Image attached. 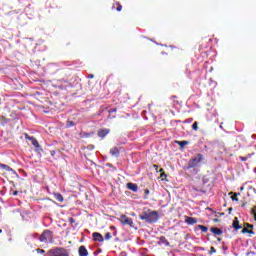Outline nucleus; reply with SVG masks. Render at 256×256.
I'll return each mask as SVG.
<instances>
[{"label":"nucleus","mask_w":256,"mask_h":256,"mask_svg":"<svg viewBox=\"0 0 256 256\" xmlns=\"http://www.w3.org/2000/svg\"><path fill=\"white\" fill-rule=\"evenodd\" d=\"M159 172H160V173L163 172V168H161V169L159 170Z\"/></svg>","instance_id":"39"},{"label":"nucleus","mask_w":256,"mask_h":256,"mask_svg":"<svg viewBox=\"0 0 256 256\" xmlns=\"http://www.w3.org/2000/svg\"><path fill=\"white\" fill-rule=\"evenodd\" d=\"M241 161H247V158L245 157H240Z\"/></svg>","instance_id":"38"},{"label":"nucleus","mask_w":256,"mask_h":256,"mask_svg":"<svg viewBox=\"0 0 256 256\" xmlns=\"http://www.w3.org/2000/svg\"><path fill=\"white\" fill-rule=\"evenodd\" d=\"M117 112V108H111L108 113H116Z\"/></svg>","instance_id":"30"},{"label":"nucleus","mask_w":256,"mask_h":256,"mask_svg":"<svg viewBox=\"0 0 256 256\" xmlns=\"http://www.w3.org/2000/svg\"><path fill=\"white\" fill-rule=\"evenodd\" d=\"M92 237L94 241H97L98 243H103V241H105V239L103 238V235H101V233L99 232H94L92 234Z\"/></svg>","instance_id":"8"},{"label":"nucleus","mask_w":256,"mask_h":256,"mask_svg":"<svg viewBox=\"0 0 256 256\" xmlns=\"http://www.w3.org/2000/svg\"><path fill=\"white\" fill-rule=\"evenodd\" d=\"M185 223H187V225H195V223H197V218L187 216Z\"/></svg>","instance_id":"14"},{"label":"nucleus","mask_w":256,"mask_h":256,"mask_svg":"<svg viewBox=\"0 0 256 256\" xmlns=\"http://www.w3.org/2000/svg\"><path fill=\"white\" fill-rule=\"evenodd\" d=\"M139 217L142 221H146V223H157L159 221V212L148 210L142 212Z\"/></svg>","instance_id":"1"},{"label":"nucleus","mask_w":256,"mask_h":256,"mask_svg":"<svg viewBox=\"0 0 256 256\" xmlns=\"http://www.w3.org/2000/svg\"><path fill=\"white\" fill-rule=\"evenodd\" d=\"M127 189L130 191H133L134 193H137L139 191V186L135 183L129 182L126 184Z\"/></svg>","instance_id":"9"},{"label":"nucleus","mask_w":256,"mask_h":256,"mask_svg":"<svg viewBox=\"0 0 256 256\" xmlns=\"http://www.w3.org/2000/svg\"><path fill=\"white\" fill-rule=\"evenodd\" d=\"M108 133H111V130L109 128H104V129L98 130L97 135L98 137H101V139H105Z\"/></svg>","instance_id":"7"},{"label":"nucleus","mask_w":256,"mask_h":256,"mask_svg":"<svg viewBox=\"0 0 256 256\" xmlns=\"http://www.w3.org/2000/svg\"><path fill=\"white\" fill-rule=\"evenodd\" d=\"M34 237H38V234H35Z\"/></svg>","instance_id":"42"},{"label":"nucleus","mask_w":256,"mask_h":256,"mask_svg":"<svg viewBox=\"0 0 256 256\" xmlns=\"http://www.w3.org/2000/svg\"><path fill=\"white\" fill-rule=\"evenodd\" d=\"M110 155H112V157L118 158L119 155H120L119 148H117V147L111 148L110 149Z\"/></svg>","instance_id":"12"},{"label":"nucleus","mask_w":256,"mask_h":256,"mask_svg":"<svg viewBox=\"0 0 256 256\" xmlns=\"http://www.w3.org/2000/svg\"><path fill=\"white\" fill-rule=\"evenodd\" d=\"M177 145H179L180 149H185L186 145H189V141L184 140V141H175Z\"/></svg>","instance_id":"17"},{"label":"nucleus","mask_w":256,"mask_h":256,"mask_svg":"<svg viewBox=\"0 0 256 256\" xmlns=\"http://www.w3.org/2000/svg\"><path fill=\"white\" fill-rule=\"evenodd\" d=\"M25 139H27L28 141H32V145L37 148V151L41 149V145H39V141H37L35 137L29 136V134H25Z\"/></svg>","instance_id":"6"},{"label":"nucleus","mask_w":256,"mask_h":256,"mask_svg":"<svg viewBox=\"0 0 256 256\" xmlns=\"http://www.w3.org/2000/svg\"><path fill=\"white\" fill-rule=\"evenodd\" d=\"M66 127L69 129V127H75V122L74 121H71V120H68L66 122Z\"/></svg>","instance_id":"22"},{"label":"nucleus","mask_w":256,"mask_h":256,"mask_svg":"<svg viewBox=\"0 0 256 256\" xmlns=\"http://www.w3.org/2000/svg\"><path fill=\"white\" fill-rule=\"evenodd\" d=\"M251 213H252L253 215H256V206L251 209Z\"/></svg>","instance_id":"31"},{"label":"nucleus","mask_w":256,"mask_h":256,"mask_svg":"<svg viewBox=\"0 0 256 256\" xmlns=\"http://www.w3.org/2000/svg\"><path fill=\"white\" fill-rule=\"evenodd\" d=\"M254 219H255V221H256V214L254 215Z\"/></svg>","instance_id":"41"},{"label":"nucleus","mask_w":256,"mask_h":256,"mask_svg":"<svg viewBox=\"0 0 256 256\" xmlns=\"http://www.w3.org/2000/svg\"><path fill=\"white\" fill-rule=\"evenodd\" d=\"M0 169H4V171H8V172H15V170H13V168H11L7 164L0 163Z\"/></svg>","instance_id":"18"},{"label":"nucleus","mask_w":256,"mask_h":256,"mask_svg":"<svg viewBox=\"0 0 256 256\" xmlns=\"http://www.w3.org/2000/svg\"><path fill=\"white\" fill-rule=\"evenodd\" d=\"M241 233H249V235H255V232L253 230H249L248 228H243Z\"/></svg>","instance_id":"21"},{"label":"nucleus","mask_w":256,"mask_h":256,"mask_svg":"<svg viewBox=\"0 0 256 256\" xmlns=\"http://www.w3.org/2000/svg\"><path fill=\"white\" fill-rule=\"evenodd\" d=\"M54 199L56 201H59V203H63V195H61V193H54Z\"/></svg>","instance_id":"19"},{"label":"nucleus","mask_w":256,"mask_h":256,"mask_svg":"<svg viewBox=\"0 0 256 256\" xmlns=\"http://www.w3.org/2000/svg\"><path fill=\"white\" fill-rule=\"evenodd\" d=\"M0 233H3V230L0 229Z\"/></svg>","instance_id":"43"},{"label":"nucleus","mask_w":256,"mask_h":256,"mask_svg":"<svg viewBox=\"0 0 256 256\" xmlns=\"http://www.w3.org/2000/svg\"><path fill=\"white\" fill-rule=\"evenodd\" d=\"M45 256H69V251L65 248H54L48 250V252L45 254Z\"/></svg>","instance_id":"2"},{"label":"nucleus","mask_w":256,"mask_h":256,"mask_svg":"<svg viewBox=\"0 0 256 256\" xmlns=\"http://www.w3.org/2000/svg\"><path fill=\"white\" fill-rule=\"evenodd\" d=\"M203 159H205L203 154H197L196 157L189 160V162H188L189 169H193L195 167H198L199 164L201 163V161H203Z\"/></svg>","instance_id":"4"},{"label":"nucleus","mask_w":256,"mask_h":256,"mask_svg":"<svg viewBox=\"0 0 256 256\" xmlns=\"http://www.w3.org/2000/svg\"><path fill=\"white\" fill-rule=\"evenodd\" d=\"M38 239L41 243H53V231L44 230Z\"/></svg>","instance_id":"3"},{"label":"nucleus","mask_w":256,"mask_h":256,"mask_svg":"<svg viewBox=\"0 0 256 256\" xmlns=\"http://www.w3.org/2000/svg\"><path fill=\"white\" fill-rule=\"evenodd\" d=\"M116 9L117 11H121V9H123V6H121V4L118 3V7Z\"/></svg>","instance_id":"32"},{"label":"nucleus","mask_w":256,"mask_h":256,"mask_svg":"<svg viewBox=\"0 0 256 256\" xmlns=\"http://www.w3.org/2000/svg\"><path fill=\"white\" fill-rule=\"evenodd\" d=\"M120 223L122 225H129V227H135V223H133V219L129 218L127 215H121L120 217Z\"/></svg>","instance_id":"5"},{"label":"nucleus","mask_w":256,"mask_h":256,"mask_svg":"<svg viewBox=\"0 0 256 256\" xmlns=\"http://www.w3.org/2000/svg\"><path fill=\"white\" fill-rule=\"evenodd\" d=\"M199 230H201L203 233H207L209 231V228L207 226L198 225L197 226Z\"/></svg>","instance_id":"20"},{"label":"nucleus","mask_w":256,"mask_h":256,"mask_svg":"<svg viewBox=\"0 0 256 256\" xmlns=\"http://www.w3.org/2000/svg\"><path fill=\"white\" fill-rule=\"evenodd\" d=\"M232 201H239V198H237V194L231 196Z\"/></svg>","instance_id":"28"},{"label":"nucleus","mask_w":256,"mask_h":256,"mask_svg":"<svg viewBox=\"0 0 256 256\" xmlns=\"http://www.w3.org/2000/svg\"><path fill=\"white\" fill-rule=\"evenodd\" d=\"M108 167H111L112 165L111 164H107Z\"/></svg>","instance_id":"40"},{"label":"nucleus","mask_w":256,"mask_h":256,"mask_svg":"<svg viewBox=\"0 0 256 256\" xmlns=\"http://www.w3.org/2000/svg\"><path fill=\"white\" fill-rule=\"evenodd\" d=\"M12 195H14V196L19 195V191H14V192L12 193Z\"/></svg>","instance_id":"35"},{"label":"nucleus","mask_w":256,"mask_h":256,"mask_svg":"<svg viewBox=\"0 0 256 256\" xmlns=\"http://www.w3.org/2000/svg\"><path fill=\"white\" fill-rule=\"evenodd\" d=\"M36 252H37V253H40V254H43V253H45V250H43V249H41V248H37V249H36Z\"/></svg>","instance_id":"29"},{"label":"nucleus","mask_w":256,"mask_h":256,"mask_svg":"<svg viewBox=\"0 0 256 256\" xmlns=\"http://www.w3.org/2000/svg\"><path fill=\"white\" fill-rule=\"evenodd\" d=\"M183 123H193V118H188L184 120Z\"/></svg>","instance_id":"27"},{"label":"nucleus","mask_w":256,"mask_h":256,"mask_svg":"<svg viewBox=\"0 0 256 256\" xmlns=\"http://www.w3.org/2000/svg\"><path fill=\"white\" fill-rule=\"evenodd\" d=\"M244 227H246V229H253V224L245 223Z\"/></svg>","instance_id":"24"},{"label":"nucleus","mask_w":256,"mask_h":256,"mask_svg":"<svg viewBox=\"0 0 256 256\" xmlns=\"http://www.w3.org/2000/svg\"><path fill=\"white\" fill-rule=\"evenodd\" d=\"M160 177H162V178L167 177V174H165V172H163Z\"/></svg>","instance_id":"37"},{"label":"nucleus","mask_w":256,"mask_h":256,"mask_svg":"<svg viewBox=\"0 0 256 256\" xmlns=\"http://www.w3.org/2000/svg\"><path fill=\"white\" fill-rule=\"evenodd\" d=\"M213 253H217V250L215 249V247H211L210 248V255H213Z\"/></svg>","instance_id":"26"},{"label":"nucleus","mask_w":256,"mask_h":256,"mask_svg":"<svg viewBox=\"0 0 256 256\" xmlns=\"http://www.w3.org/2000/svg\"><path fill=\"white\" fill-rule=\"evenodd\" d=\"M158 245H165L166 247H169V241H167V238H165V236H161L159 238V242Z\"/></svg>","instance_id":"15"},{"label":"nucleus","mask_w":256,"mask_h":256,"mask_svg":"<svg viewBox=\"0 0 256 256\" xmlns=\"http://www.w3.org/2000/svg\"><path fill=\"white\" fill-rule=\"evenodd\" d=\"M232 227H233V229H235V231H239V229L243 228V226H241L239 224V218H237V217L234 218L233 223H232Z\"/></svg>","instance_id":"10"},{"label":"nucleus","mask_w":256,"mask_h":256,"mask_svg":"<svg viewBox=\"0 0 256 256\" xmlns=\"http://www.w3.org/2000/svg\"><path fill=\"white\" fill-rule=\"evenodd\" d=\"M94 77H95V75H93V74L88 75V79H93Z\"/></svg>","instance_id":"33"},{"label":"nucleus","mask_w":256,"mask_h":256,"mask_svg":"<svg viewBox=\"0 0 256 256\" xmlns=\"http://www.w3.org/2000/svg\"><path fill=\"white\" fill-rule=\"evenodd\" d=\"M211 233H213V235H223V230H221V228L218 227H212L210 228Z\"/></svg>","instance_id":"13"},{"label":"nucleus","mask_w":256,"mask_h":256,"mask_svg":"<svg viewBox=\"0 0 256 256\" xmlns=\"http://www.w3.org/2000/svg\"><path fill=\"white\" fill-rule=\"evenodd\" d=\"M68 222L71 224V227H73V229H77V227H79V222H75V219L73 217L68 218Z\"/></svg>","instance_id":"16"},{"label":"nucleus","mask_w":256,"mask_h":256,"mask_svg":"<svg viewBox=\"0 0 256 256\" xmlns=\"http://www.w3.org/2000/svg\"><path fill=\"white\" fill-rule=\"evenodd\" d=\"M154 168H155V170H156L157 172H159V166L154 165Z\"/></svg>","instance_id":"36"},{"label":"nucleus","mask_w":256,"mask_h":256,"mask_svg":"<svg viewBox=\"0 0 256 256\" xmlns=\"http://www.w3.org/2000/svg\"><path fill=\"white\" fill-rule=\"evenodd\" d=\"M78 253H79V256H88L89 255V251H87V248L84 245L79 247Z\"/></svg>","instance_id":"11"},{"label":"nucleus","mask_w":256,"mask_h":256,"mask_svg":"<svg viewBox=\"0 0 256 256\" xmlns=\"http://www.w3.org/2000/svg\"><path fill=\"white\" fill-rule=\"evenodd\" d=\"M218 241H221V238H218Z\"/></svg>","instance_id":"44"},{"label":"nucleus","mask_w":256,"mask_h":256,"mask_svg":"<svg viewBox=\"0 0 256 256\" xmlns=\"http://www.w3.org/2000/svg\"><path fill=\"white\" fill-rule=\"evenodd\" d=\"M144 193H145V195H149V193H150L149 189H145Z\"/></svg>","instance_id":"34"},{"label":"nucleus","mask_w":256,"mask_h":256,"mask_svg":"<svg viewBox=\"0 0 256 256\" xmlns=\"http://www.w3.org/2000/svg\"><path fill=\"white\" fill-rule=\"evenodd\" d=\"M111 232H108V233H106L105 234V239H106V241H109V239H111Z\"/></svg>","instance_id":"25"},{"label":"nucleus","mask_w":256,"mask_h":256,"mask_svg":"<svg viewBox=\"0 0 256 256\" xmlns=\"http://www.w3.org/2000/svg\"><path fill=\"white\" fill-rule=\"evenodd\" d=\"M192 129H193L194 131H199V123H198V122H194V123L192 124Z\"/></svg>","instance_id":"23"}]
</instances>
